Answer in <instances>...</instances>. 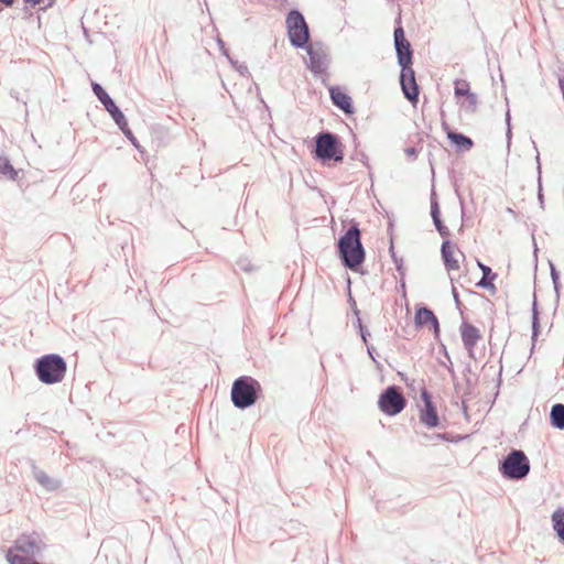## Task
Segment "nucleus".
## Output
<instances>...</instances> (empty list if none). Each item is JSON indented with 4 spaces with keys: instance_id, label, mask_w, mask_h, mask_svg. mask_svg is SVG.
<instances>
[{
    "instance_id": "7ed1b4c3",
    "label": "nucleus",
    "mask_w": 564,
    "mask_h": 564,
    "mask_svg": "<svg viewBox=\"0 0 564 564\" xmlns=\"http://www.w3.org/2000/svg\"><path fill=\"white\" fill-rule=\"evenodd\" d=\"M34 370L41 382L45 384H54L64 379L67 365L62 356L57 354H47L36 359Z\"/></svg>"
},
{
    "instance_id": "6ab92c4d",
    "label": "nucleus",
    "mask_w": 564,
    "mask_h": 564,
    "mask_svg": "<svg viewBox=\"0 0 564 564\" xmlns=\"http://www.w3.org/2000/svg\"><path fill=\"white\" fill-rule=\"evenodd\" d=\"M477 264H478V268L482 272V278L478 281V283L476 285L478 288L494 290L495 289L494 280L497 278V273H494L492 270L488 265L481 263L480 261H477Z\"/></svg>"
},
{
    "instance_id": "412c9836",
    "label": "nucleus",
    "mask_w": 564,
    "mask_h": 564,
    "mask_svg": "<svg viewBox=\"0 0 564 564\" xmlns=\"http://www.w3.org/2000/svg\"><path fill=\"white\" fill-rule=\"evenodd\" d=\"M550 421L553 427L564 430V404L556 403L551 408Z\"/></svg>"
},
{
    "instance_id": "f8f14e48",
    "label": "nucleus",
    "mask_w": 564,
    "mask_h": 564,
    "mask_svg": "<svg viewBox=\"0 0 564 564\" xmlns=\"http://www.w3.org/2000/svg\"><path fill=\"white\" fill-rule=\"evenodd\" d=\"M91 88L98 100L104 105L110 117L116 123L124 124V115L116 105L108 93L98 83H93Z\"/></svg>"
},
{
    "instance_id": "bb28decb",
    "label": "nucleus",
    "mask_w": 564,
    "mask_h": 564,
    "mask_svg": "<svg viewBox=\"0 0 564 564\" xmlns=\"http://www.w3.org/2000/svg\"><path fill=\"white\" fill-rule=\"evenodd\" d=\"M470 93L469 84L465 79H456L454 94L455 97H466Z\"/></svg>"
},
{
    "instance_id": "9b49d317",
    "label": "nucleus",
    "mask_w": 564,
    "mask_h": 564,
    "mask_svg": "<svg viewBox=\"0 0 564 564\" xmlns=\"http://www.w3.org/2000/svg\"><path fill=\"white\" fill-rule=\"evenodd\" d=\"M400 85L404 97L412 104L417 102L420 90L412 66H404V68H401Z\"/></svg>"
},
{
    "instance_id": "393cba45",
    "label": "nucleus",
    "mask_w": 564,
    "mask_h": 564,
    "mask_svg": "<svg viewBox=\"0 0 564 564\" xmlns=\"http://www.w3.org/2000/svg\"><path fill=\"white\" fill-rule=\"evenodd\" d=\"M533 143V148L536 152V155H535V161H536V164H538V173H539V177H538V184H539V191H538V199H539V203H540V206L541 208H544V196H543V193H542V182H541V162H540V153L538 151V147L535 144L534 141H532Z\"/></svg>"
},
{
    "instance_id": "c85d7f7f",
    "label": "nucleus",
    "mask_w": 564,
    "mask_h": 564,
    "mask_svg": "<svg viewBox=\"0 0 564 564\" xmlns=\"http://www.w3.org/2000/svg\"><path fill=\"white\" fill-rule=\"evenodd\" d=\"M550 273H551V279L553 282L555 294L558 297L560 296V273L552 262H550Z\"/></svg>"
},
{
    "instance_id": "473e14b6",
    "label": "nucleus",
    "mask_w": 564,
    "mask_h": 564,
    "mask_svg": "<svg viewBox=\"0 0 564 564\" xmlns=\"http://www.w3.org/2000/svg\"><path fill=\"white\" fill-rule=\"evenodd\" d=\"M358 326H359V330H360V336L362 338V341L365 344L368 343V337L370 336L368 329L362 325L360 318H358Z\"/></svg>"
},
{
    "instance_id": "72a5a7b5",
    "label": "nucleus",
    "mask_w": 564,
    "mask_h": 564,
    "mask_svg": "<svg viewBox=\"0 0 564 564\" xmlns=\"http://www.w3.org/2000/svg\"><path fill=\"white\" fill-rule=\"evenodd\" d=\"M392 259L395 263L397 271L400 273V275H404L402 259H398L394 253H392Z\"/></svg>"
},
{
    "instance_id": "c9c22d12",
    "label": "nucleus",
    "mask_w": 564,
    "mask_h": 564,
    "mask_svg": "<svg viewBox=\"0 0 564 564\" xmlns=\"http://www.w3.org/2000/svg\"><path fill=\"white\" fill-rule=\"evenodd\" d=\"M405 155L410 159H415L417 156V150L414 147H409L404 150Z\"/></svg>"
},
{
    "instance_id": "79ce46f5",
    "label": "nucleus",
    "mask_w": 564,
    "mask_h": 564,
    "mask_svg": "<svg viewBox=\"0 0 564 564\" xmlns=\"http://www.w3.org/2000/svg\"><path fill=\"white\" fill-rule=\"evenodd\" d=\"M447 370H448L452 375H454L453 367H447Z\"/></svg>"
},
{
    "instance_id": "a211bd4d",
    "label": "nucleus",
    "mask_w": 564,
    "mask_h": 564,
    "mask_svg": "<svg viewBox=\"0 0 564 564\" xmlns=\"http://www.w3.org/2000/svg\"><path fill=\"white\" fill-rule=\"evenodd\" d=\"M33 477L35 480L46 490L54 491L61 487V481L51 478L45 471L41 470L36 466L32 467Z\"/></svg>"
},
{
    "instance_id": "0eeeda50",
    "label": "nucleus",
    "mask_w": 564,
    "mask_h": 564,
    "mask_svg": "<svg viewBox=\"0 0 564 564\" xmlns=\"http://www.w3.org/2000/svg\"><path fill=\"white\" fill-rule=\"evenodd\" d=\"M288 35L292 46L306 47L310 42V29L299 10H291L286 17Z\"/></svg>"
},
{
    "instance_id": "f3484780",
    "label": "nucleus",
    "mask_w": 564,
    "mask_h": 564,
    "mask_svg": "<svg viewBox=\"0 0 564 564\" xmlns=\"http://www.w3.org/2000/svg\"><path fill=\"white\" fill-rule=\"evenodd\" d=\"M415 324L417 326H424L431 324L434 333L437 335L440 332L438 319L435 314L427 307H420L415 313Z\"/></svg>"
},
{
    "instance_id": "6e6552de",
    "label": "nucleus",
    "mask_w": 564,
    "mask_h": 564,
    "mask_svg": "<svg viewBox=\"0 0 564 564\" xmlns=\"http://www.w3.org/2000/svg\"><path fill=\"white\" fill-rule=\"evenodd\" d=\"M406 400L398 386L387 387L379 395L378 406L381 412L394 416L403 411Z\"/></svg>"
},
{
    "instance_id": "4be33fe9",
    "label": "nucleus",
    "mask_w": 564,
    "mask_h": 564,
    "mask_svg": "<svg viewBox=\"0 0 564 564\" xmlns=\"http://www.w3.org/2000/svg\"><path fill=\"white\" fill-rule=\"evenodd\" d=\"M553 529L556 531L558 538L564 542V511L556 509L552 514Z\"/></svg>"
},
{
    "instance_id": "ea45409f",
    "label": "nucleus",
    "mask_w": 564,
    "mask_h": 564,
    "mask_svg": "<svg viewBox=\"0 0 564 564\" xmlns=\"http://www.w3.org/2000/svg\"><path fill=\"white\" fill-rule=\"evenodd\" d=\"M445 356L448 359L449 364H443V366L447 369V367H452V361H451V358H449V356H448L446 350H445Z\"/></svg>"
},
{
    "instance_id": "a19ab883",
    "label": "nucleus",
    "mask_w": 564,
    "mask_h": 564,
    "mask_svg": "<svg viewBox=\"0 0 564 564\" xmlns=\"http://www.w3.org/2000/svg\"><path fill=\"white\" fill-rule=\"evenodd\" d=\"M373 348L372 347H368V354L369 356L375 360V357H373Z\"/></svg>"
},
{
    "instance_id": "ddd939ff",
    "label": "nucleus",
    "mask_w": 564,
    "mask_h": 564,
    "mask_svg": "<svg viewBox=\"0 0 564 564\" xmlns=\"http://www.w3.org/2000/svg\"><path fill=\"white\" fill-rule=\"evenodd\" d=\"M460 336L469 358L475 359V346L481 338L479 329L467 322H463L460 325Z\"/></svg>"
},
{
    "instance_id": "4c0bfd02",
    "label": "nucleus",
    "mask_w": 564,
    "mask_h": 564,
    "mask_svg": "<svg viewBox=\"0 0 564 564\" xmlns=\"http://www.w3.org/2000/svg\"><path fill=\"white\" fill-rule=\"evenodd\" d=\"M437 231L443 238H446L451 235V232L446 226H441V228H438Z\"/></svg>"
},
{
    "instance_id": "f704fd0d",
    "label": "nucleus",
    "mask_w": 564,
    "mask_h": 564,
    "mask_svg": "<svg viewBox=\"0 0 564 564\" xmlns=\"http://www.w3.org/2000/svg\"><path fill=\"white\" fill-rule=\"evenodd\" d=\"M452 294H453V299L455 301L456 307L458 310H460L462 302L459 300V295H458L457 289H456V286L454 284L452 285Z\"/></svg>"
},
{
    "instance_id": "1a4fd4ad",
    "label": "nucleus",
    "mask_w": 564,
    "mask_h": 564,
    "mask_svg": "<svg viewBox=\"0 0 564 564\" xmlns=\"http://www.w3.org/2000/svg\"><path fill=\"white\" fill-rule=\"evenodd\" d=\"M303 48L308 55L307 67L310 70L315 76L324 74L329 65L327 50L324 44L321 42H314Z\"/></svg>"
},
{
    "instance_id": "20e7f679",
    "label": "nucleus",
    "mask_w": 564,
    "mask_h": 564,
    "mask_svg": "<svg viewBox=\"0 0 564 564\" xmlns=\"http://www.w3.org/2000/svg\"><path fill=\"white\" fill-rule=\"evenodd\" d=\"M261 392V384L249 376L237 378L231 387V401L237 409L245 410L252 406Z\"/></svg>"
},
{
    "instance_id": "e433bc0d",
    "label": "nucleus",
    "mask_w": 564,
    "mask_h": 564,
    "mask_svg": "<svg viewBox=\"0 0 564 564\" xmlns=\"http://www.w3.org/2000/svg\"><path fill=\"white\" fill-rule=\"evenodd\" d=\"M561 74L558 75V86L562 95L564 94V69H561Z\"/></svg>"
},
{
    "instance_id": "aec40b11",
    "label": "nucleus",
    "mask_w": 564,
    "mask_h": 564,
    "mask_svg": "<svg viewBox=\"0 0 564 564\" xmlns=\"http://www.w3.org/2000/svg\"><path fill=\"white\" fill-rule=\"evenodd\" d=\"M447 138L458 150L469 151L474 145V141L469 137L459 132L447 131Z\"/></svg>"
},
{
    "instance_id": "4468645a",
    "label": "nucleus",
    "mask_w": 564,
    "mask_h": 564,
    "mask_svg": "<svg viewBox=\"0 0 564 564\" xmlns=\"http://www.w3.org/2000/svg\"><path fill=\"white\" fill-rule=\"evenodd\" d=\"M421 397L424 402V409L421 410L420 421L430 429L436 427L440 423V419L432 402L431 394L426 390H423Z\"/></svg>"
},
{
    "instance_id": "a878e982",
    "label": "nucleus",
    "mask_w": 564,
    "mask_h": 564,
    "mask_svg": "<svg viewBox=\"0 0 564 564\" xmlns=\"http://www.w3.org/2000/svg\"><path fill=\"white\" fill-rule=\"evenodd\" d=\"M539 333H540L539 312H538L536 300L534 299L533 305H532V340H533V343L536 340Z\"/></svg>"
},
{
    "instance_id": "f03ea898",
    "label": "nucleus",
    "mask_w": 564,
    "mask_h": 564,
    "mask_svg": "<svg viewBox=\"0 0 564 564\" xmlns=\"http://www.w3.org/2000/svg\"><path fill=\"white\" fill-rule=\"evenodd\" d=\"M44 547L45 544L39 533L22 534L7 551L6 558L10 564H31L36 562L34 557L40 555Z\"/></svg>"
},
{
    "instance_id": "2f4dec72",
    "label": "nucleus",
    "mask_w": 564,
    "mask_h": 564,
    "mask_svg": "<svg viewBox=\"0 0 564 564\" xmlns=\"http://www.w3.org/2000/svg\"><path fill=\"white\" fill-rule=\"evenodd\" d=\"M510 120H511L510 111L508 110L506 113V124H507L506 138H507L508 148L510 147L511 137H512Z\"/></svg>"
},
{
    "instance_id": "5701e85b",
    "label": "nucleus",
    "mask_w": 564,
    "mask_h": 564,
    "mask_svg": "<svg viewBox=\"0 0 564 564\" xmlns=\"http://www.w3.org/2000/svg\"><path fill=\"white\" fill-rule=\"evenodd\" d=\"M431 217L433 219L436 230L441 228V226H445L441 219L440 205L434 192L431 195Z\"/></svg>"
},
{
    "instance_id": "39448f33",
    "label": "nucleus",
    "mask_w": 564,
    "mask_h": 564,
    "mask_svg": "<svg viewBox=\"0 0 564 564\" xmlns=\"http://www.w3.org/2000/svg\"><path fill=\"white\" fill-rule=\"evenodd\" d=\"M315 159L327 162H341L344 160L343 144L333 132L322 131L315 137Z\"/></svg>"
},
{
    "instance_id": "f257e3e1",
    "label": "nucleus",
    "mask_w": 564,
    "mask_h": 564,
    "mask_svg": "<svg viewBox=\"0 0 564 564\" xmlns=\"http://www.w3.org/2000/svg\"><path fill=\"white\" fill-rule=\"evenodd\" d=\"M338 252L344 267L355 271L365 261L361 232L357 224L351 225L338 239Z\"/></svg>"
},
{
    "instance_id": "423d86ee",
    "label": "nucleus",
    "mask_w": 564,
    "mask_h": 564,
    "mask_svg": "<svg viewBox=\"0 0 564 564\" xmlns=\"http://www.w3.org/2000/svg\"><path fill=\"white\" fill-rule=\"evenodd\" d=\"M499 471L506 479L519 480L530 471V462L520 449H512L500 463Z\"/></svg>"
},
{
    "instance_id": "dca6fc26",
    "label": "nucleus",
    "mask_w": 564,
    "mask_h": 564,
    "mask_svg": "<svg viewBox=\"0 0 564 564\" xmlns=\"http://www.w3.org/2000/svg\"><path fill=\"white\" fill-rule=\"evenodd\" d=\"M455 247L449 240H444L441 247L442 259L447 271L459 269L458 260L454 257Z\"/></svg>"
},
{
    "instance_id": "b1692460",
    "label": "nucleus",
    "mask_w": 564,
    "mask_h": 564,
    "mask_svg": "<svg viewBox=\"0 0 564 564\" xmlns=\"http://www.w3.org/2000/svg\"><path fill=\"white\" fill-rule=\"evenodd\" d=\"M0 175L7 176L12 181L18 176V172L14 170L10 161L3 156H0Z\"/></svg>"
},
{
    "instance_id": "9d476101",
    "label": "nucleus",
    "mask_w": 564,
    "mask_h": 564,
    "mask_svg": "<svg viewBox=\"0 0 564 564\" xmlns=\"http://www.w3.org/2000/svg\"><path fill=\"white\" fill-rule=\"evenodd\" d=\"M393 35L398 64L401 68H404V66H412L413 51L410 42L405 39L403 28L401 25L397 26Z\"/></svg>"
},
{
    "instance_id": "58836bf2",
    "label": "nucleus",
    "mask_w": 564,
    "mask_h": 564,
    "mask_svg": "<svg viewBox=\"0 0 564 564\" xmlns=\"http://www.w3.org/2000/svg\"><path fill=\"white\" fill-rule=\"evenodd\" d=\"M0 3L4 4L6 7H11L14 3V0H0Z\"/></svg>"
},
{
    "instance_id": "cd10ccee",
    "label": "nucleus",
    "mask_w": 564,
    "mask_h": 564,
    "mask_svg": "<svg viewBox=\"0 0 564 564\" xmlns=\"http://www.w3.org/2000/svg\"><path fill=\"white\" fill-rule=\"evenodd\" d=\"M477 96L474 93H469L466 96V100L462 104V108H464L468 112H475L477 109Z\"/></svg>"
},
{
    "instance_id": "7c9ffc66",
    "label": "nucleus",
    "mask_w": 564,
    "mask_h": 564,
    "mask_svg": "<svg viewBox=\"0 0 564 564\" xmlns=\"http://www.w3.org/2000/svg\"><path fill=\"white\" fill-rule=\"evenodd\" d=\"M118 128L122 131V133L129 139V140H135V137L133 135L132 131L128 127V121L124 118V124L122 123H116Z\"/></svg>"
},
{
    "instance_id": "c756f323",
    "label": "nucleus",
    "mask_w": 564,
    "mask_h": 564,
    "mask_svg": "<svg viewBox=\"0 0 564 564\" xmlns=\"http://www.w3.org/2000/svg\"><path fill=\"white\" fill-rule=\"evenodd\" d=\"M224 54L228 55L226 52H224ZM229 62L231 63V65L239 72L240 75L242 76H247L249 75V69H248V66L246 64H239L237 61H232L229 56H227Z\"/></svg>"
},
{
    "instance_id": "c03bdc74",
    "label": "nucleus",
    "mask_w": 564,
    "mask_h": 564,
    "mask_svg": "<svg viewBox=\"0 0 564 564\" xmlns=\"http://www.w3.org/2000/svg\"><path fill=\"white\" fill-rule=\"evenodd\" d=\"M218 43L220 44L221 47L224 46V42L221 40H218Z\"/></svg>"
},
{
    "instance_id": "37998d69",
    "label": "nucleus",
    "mask_w": 564,
    "mask_h": 564,
    "mask_svg": "<svg viewBox=\"0 0 564 564\" xmlns=\"http://www.w3.org/2000/svg\"><path fill=\"white\" fill-rule=\"evenodd\" d=\"M130 141L132 142V144H133L134 147H137V148H138L137 139H135V140H130Z\"/></svg>"
},
{
    "instance_id": "2eb2a0df",
    "label": "nucleus",
    "mask_w": 564,
    "mask_h": 564,
    "mask_svg": "<svg viewBox=\"0 0 564 564\" xmlns=\"http://www.w3.org/2000/svg\"><path fill=\"white\" fill-rule=\"evenodd\" d=\"M329 96L333 104L344 113H354L352 100L346 93L341 91L338 87L333 86L329 88Z\"/></svg>"
}]
</instances>
